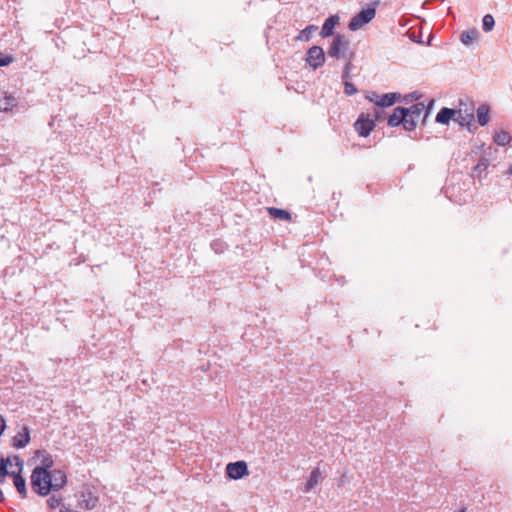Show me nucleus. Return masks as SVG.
<instances>
[{
  "mask_svg": "<svg viewBox=\"0 0 512 512\" xmlns=\"http://www.w3.org/2000/svg\"><path fill=\"white\" fill-rule=\"evenodd\" d=\"M31 487L40 496L48 495L53 490L48 470L42 467H35L31 474Z\"/></svg>",
  "mask_w": 512,
  "mask_h": 512,
  "instance_id": "1",
  "label": "nucleus"
},
{
  "mask_svg": "<svg viewBox=\"0 0 512 512\" xmlns=\"http://www.w3.org/2000/svg\"><path fill=\"white\" fill-rule=\"evenodd\" d=\"M378 4L379 1H375L363 8L350 20L348 28L352 31H357L372 21L376 15V6Z\"/></svg>",
  "mask_w": 512,
  "mask_h": 512,
  "instance_id": "2",
  "label": "nucleus"
},
{
  "mask_svg": "<svg viewBox=\"0 0 512 512\" xmlns=\"http://www.w3.org/2000/svg\"><path fill=\"white\" fill-rule=\"evenodd\" d=\"M453 120L461 127H466L469 132H474L476 129V126L473 124L474 108L472 105L468 106L462 101L459 103V108L456 110V116H454Z\"/></svg>",
  "mask_w": 512,
  "mask_h": 512,
  "instance_id": "3",
  "label": "nucleus"
},
{
  "mask_svg": "<svg viewBox=\"0 0 512 512\" xmlns=\"http://www.w3.org/2000/svg\"><path fill=\"white\" fill-rule=\"evenodd\" d=\"M350 48L349 39L342 34H337L328 49V55L335 59L346 58V55Z\"/></svg>",
  "mask_w": 512,
  "mask_h": 512,
  "instance_id": "4",
  "label": "nucleus"
},
{
  "mask_svg": "<svg viewBox=\"0 0 512 512\" xmlns=\"http://www.w3.org/2000/svg\"><path fill=\"white\" fill-rule=\"evenodd\" d=\"M13 459L15 460V469L11 470V477L13 478L14 485L18 493L22 498H25L27 496L26 481L21 475L24 463L23 460L17 455H14Z\"/></svg>",
  "mask_w": 512,
  "mask_h": 512,
  "instance_id": "5",
  "label": "nucleus"
},
{
  "mask_svg": "<svg viewBox=\"0 0 512 512\" xmlns=\"http://www.w3.org/2000/svg\"><path fill=\"white\" fill-rule=\"evenodd\" d=\"M406 108L404 107H396L393 113L388 117V125L390 127H396L400 124L403 125L404 129L407 131H412L415 129V124L411 120H407L406 118Z\"/></svg>",
  "mask_w": 512,
  "mask_h": 512,
  "instance_id": "6",
  "label": "nucleus"
},
{
  "mask_svg": "<svg viewBox=\"0 0 512 512\" xmlns=\"http://www.w3.org/2000/svg\"><path fill=\"white\" fill-rule=\"evenodd\" d=\"M306 62L314 70L321 67L325 62V54L320 46H312L307 51Z\"/></svg>",
  "mask_w": 512,
  "mask_h": 512,
  "instance_id": "7",
  "label": "nucleus"
},
{
  "mask_svg": "<svg viewBox=\"0 0 512 512\" xmlns=\"http://www.w3.org/2000/svg\"><path fill=\"white\" fill-rule=\"evenodd\" d=\"M98 497L95 496L90 487L84 486L80 491L79 506L81 508L91 510L96 507Z\"/></svg>",
  "mask_w": 512,
  "mask_h": 512,
  "instance_id": "8",
  "label": "nucleus"
},
{
  "mask_svg": "<svg viewBox=\"0 0 512 512\" xmlns=\"http://www.w3.org/2000/svg\"><path fill=\"white\" fill-rule=\"evenodd\" d=\"M354 127L361 137H367L375 127V122L369 115L361 114L354 123Z\"/></svg>",
  "mask_w": 512,
  "mask_h": 512,
  "instance_id": "9",
  "label": "nucleus"
},
{
  "mask_svg": "<svg viewBox=\"0 0 512 512\" xmlns=\"http://www.w3.org/2000/svg\"><path fill=\"white\" fill-rule=\"evenodd\" d=\"M226 473L229 478L238 480L248 475V467L244 461L229 463L226 466Z\"/></svg>",
  "mask_w": 512,
  "mask_h": 512,
  "instance_id": "10",
  "label": "nucleus"
},
{
  "mask_svg": "<svg viewBox=\"0 0 512 512\" xmlns=\"http://www.w3.org/2000/svg\"><path fill=\"white\" fill-rule=\"evenodd\" d=\"M339 22L340 17L337 14L329 16L322 25L320 35L323 38L332 36L334 33V28L339 24Z\"/></svg>",
  "mask_w": 512,
  "mask_h": 512,
  "instance_id": "11",
  "label": "nucleus"
},
{
  "mask_svg": "<svg viewBox=\"0 0 512 512\" xmlns=\"http://www.w3.org/2000/svg\"><path fill=\"white\" fill-rule=\"evenodd\" d=\"M48 474H49L50 482H52V488L54 491L61 489L66 484L67 477H66V474L62 470H58V469H55L52 471L48 470Z\"/></svg>",
  "mask_w": 512,
  "mask_h": 512,
  "instance_id": "12",
  "label": "nucleus"
},
{
  "mask_svg": "<svg viewBox=\"0 0 512 512\" xmlns=\"http://www.w3.org/2000/svg\"><path fill=\"white\" fill-rule=\"evenodd\" d=\"M30 441V432L27 427H23L12 439V446L16 449L24 448Z\"/></svg>",
  "mask_w": 512,
  "mask_h": 512,
  "instance_id": "13",
  "label": "nucleus"
},
{
  "mask_svg": "<svg viewBox=\"0 0 512 512\" xmlns=\"http://www.w3.org/2000/svg\"><path fill=\"white\" fill-rule=\"evenodd\" d=\"M17 105V98L7 92L0 93V111L7 112Z\"/></svg>",
  "mask_w": 512,
  "mask_h": 512,
  "instance_id": "14",
  "label": "nucleus"
},
{
  "mask_svg": "<svg viewBox=\"0 0 512 512\" xmlns=\"http://www.w3.org/2000/svg\"><path fill=\"white\" fill-rule=\"evenodd\" d=\"M456 116V109L443 107L436 115L435 121L439 124L447 125L450 120Z\"/></svg>",
  "mask_w": 512,
  "mask_h": 512,
  "instance_id": "15",
  "label": "nucleus"
},
{
  "mask_svg": "<svg viewBox=\"0 0 512 512\" xmlns=\"http://www.w3.org/2000/svg\"><path fill=\"white\" fill-rule=\"evenodd\" d=\"M425 106L423 103H416L409 108H406V118L407 120H412L415 126L417 125V121L420 118Z\"/></svg>",
  "mask_w": 512,
  "mask_h": 512,
  "instance_id": "16",
  "label": "nucleus"
},
{
  "mask_svg": "<svg viewBox=\"0 0 512 512\" xmlns=\"http://www.w3.org/2000/svg\"><path fill=\"white\" fill-rule=\"evenodd\" d=\"M322 480V474L319 468L312 470L304 488V492L308 493L314 489Z\"/></svg>",
  "mask_w": 512,
  "mask_h": 512,
  "instance_id": "17",
  "label": "nucleus"
},
{
  "mask_svg": "<svg viewBox=\"0 0 512 512\" xmlns=\"http://www.w3.org/2000/svg\"><path fill=\"white\" fill-rule=\"evenodd\" d=\"M477 122L480 126H486L490 120V107L487 104H481L477 110Z\"/></svg>",
  "mask_w": 512,
  "mask_h": 512,
  "instance_id": "18",
  "label": "nucleus"
},
{
  "mask_svg": "<svg viewBox=\"0 0 512 512\" xmlns=\"http://www.w3.org/2000/svg\"><path fill=\"white\" fill-rule=\"evenodd\" d=\"M401 97L398 93H386L380 96L379 102H377V106L385 108L390 107L396 103V101Z\"/></svg>",
  "mask_w": 512,
  "mask_h": 512,
  "instance_id": "19",
  "label": "nucleus"
},
{
  "mask_svg": "<svg viewBox=\"0 0 512 512\" xmlns=\"http://www.w3.org/2000/svg\"><path fill=\"white\" fill-rule=\"evenodd\" d=\"M317 30L318 27L316 25H308L303 30L300 31V33L295 37V40L301 42H308L311 39L313 33L316 32Z\"/></svg>",
  "mask_w": 512,
  "mask_h": 512,
  "instance_id": "20",
  "label": "nucleus"
},
{
  "mask_svg": "<svg viewBox=\"0 0 512 512\" xmlns=\"http://www.w3.org/2000/svg\"><path fill=\"white\" fill-rule=\"evenodd\" d=\"M489 167V160L486 157H481L478 163L473 167V176H477L479 178L486 172Z\"/></svg>",
  "mask_w": 512,
  "mask_h": 512,
  "instance_id": "21",
  "label": "nucleus"
},
{
  "mask_svg": "<svg viewBox=\"0 0 512 512\" xmlns=\"http://www.w3.org/2000/svg\"><path fill=\"white\" fill-rule=\"evenodd\" d=\"M493 140L497 145L505 146L511 142L512 137L507 131L501 130L495 133Z\"/></svg>",
  "mask_w": 512,
  "mask_h": 512,
  "instance_id": "22",
  "label": "nucleus"
},
{
  "mask_svg": "<svg viewBox=\"0 0 512 512\" xmlns=\"http://www.w3.org/2000/svg\"><path fill=\"white\" fill-rule=\"evenodd\" d=\"M479 32L476 29L462 32L460 36L461 42L468 46L471 45L478 37Z\"/></svg>",
  "mask_w": 512,
  "mask_h": 512,
  "instance_id": "23",
  "label": "nucleus"
},
{
  "mask_svg": "<svg viewBox=\"0 0 512 512\" xmlns=\"http://www.w3.org/2000/svg\"><path fill=\"white\" fill-rule=\"evenodd\" d=\"M268 212L275 219L287 221V220H290V218H291L290 213L284 209L270 207V208H268Z\"/></svg>",
  "mask_w": 512,
  "mask_h": 512,
  "instance_id": "24",
  "label": "nucleus"
},
{
  "mask_svg": "<svg viewBox=\"0 0 512 512\" xmlns=\"http://www.w3.org/2000/svg\"><path fill=\"white\" fill-rule=\"evenodd\" d=\"M10 459L0 458V484H3L7 476H11V470H8Z\"/></svg>",
  "mask_w": 512,
  "mask_h": 512,
  "instance_id": "25",
  "label": "nucleus"
},
{
  "mask_svg": "<svg viewBox=\"0 0 512 512\" xmlns=\"http://www.w3.org/2000/svg\"><path fill=\"white\" fill-rule=\"evenodd\" d=\"M495 25L494 17L491 14H486L482 19V27L485 32L493 30Z\"/></svg>",
  "mask_w": 512,
  "mask_h": 512,
  "instance_id": "26",
  "label": "nucleus"
},
{
  "mask_svg": "<svg viewBox=\"0 0 512 512\" xmlns=\"http://www.w3.org/2000/svg\"><path fill=\"white\" fill-rule=\"evenodd\" d=\"M357 88L355 85L348 80L344 81V93L348 96L354 95L357 93Z\"/></svg>",
  "mask_w": 512,
  "mask_h": 512,
  "instance_id": "27",
  "label": "nucleus"
},
{
  "mask_svg": "<svg viewBox=\"0 0 512 512\" xmlns=\"http://www.w3.org/2000/svg\"><path fill=\"white\" fill-rule=\"evenodd\" d=\"M61 501L62 499L60 497H57V496H51L50 498H48L47 500V504L48 506L51 508V509H56L57 507L60 506L61 504Z\"/></svg>",
  "mask_w": 512,
  "mask_h": 512,
  "instance_id": "28",
  "label": "nucleus"
},
{
  "mask_svg": "<svg viewBox=\"0 0 512 512\" xmlns=\"http://www.w3.org/2000/svg\"><path fill=\"white\" fill-rule=\"evenodd\" d=\"M14 61L11 55L3 54L0 52V67L8 66Z\"/></svg>",
  "mask_w": 512,
  "mask_h": 512,
  "instance_id": "29",
  "label": "nucleus"
},
{
  "mask_svg": "<svg viewBox=\"0 0 512 512\" xmlns=\"http://www.w3.org/2000/svg\"><path fill=\"white\" fill-rule=\"evenodd\" d=\"M351 68H352V63H351V60L349 59V61L345 65L343 73H342V78L344 81H346L350 78Z\"/></svg>",
  "mask_w": 512,
  "mask_h": 512,
  "instance_id": "30",
  "label": "nucleus"
},
{
  "mask_svg": "<svg viewBox=\"0 0 512 512\" xmlns=\"http://www.w3.org/2000/svg\"><path fill=\"white\" fill-rule=\"evenodd\" d=\"M53 465V460L50 456H46L42 460V465L40 467L45 468L48 470Z\"/></svg>",
  "mask_w": 512,
  "mask_h": 512,
  "instance_id": "31",
  "label": "nucleus"
},
{
  "mask_svg": "<svg viewBox=\"0 0 512 512\" xmlns=\"http://www.w3.org/2000/svg\"><path fill=\"white\" fill-rule=\"evenodd\" d=\"M373 116L375 120H380L383 114V108L379 106H375L372 110Z\"/></svg>",
  "mask_w": 512,
  "mask_h": 512,
  "instance_id": "32",
  "label": "nucleus"
},
{
  "mask_svg": "<svg viewBox=\"0 0 512 512\" xmlns=\"http://www.w3.org/2000/svg\"><path fill=\"white\" fill-rule=\"evenodd\" d=\"M381 95L377 94L376 92H372L371 94L366 96V99H368L370 102L374 103L375 106H377V102H379V98Z\"/></svg>",
  "mask_w": 512,
  "mask_h": 512,
  "instance_id": "33",
  "label": "nucleus"
},
{
  "mask_svg": "<svg viewBox=\"0 0 512 512\" xmlns=\"http://www.w3.org/2000/svg\"><path fill=\"white\" fill-rule=\"evenodd\" d=\"M5 428H6L5 420H4L3 416L0 415V436L4 432Z\"/></svg>",
  "mask_w": 512,
  "mask_h": 512,
  "instance_id": "34",
  "label": "nucleus"
},
{
  "mask_svg": "<svg viewBox=\"0 0 512 512\" xmlns=\"http://www.w3.org/2000/svg\"><path fill=\"white\" fill-rule=\"evenodd\" d=\"M6 459H10V463L8 464V467L10 466L11 468L15 467V460L13 459V456L11 457H7Z\"/></svg>",
  "mask_w": 512,
  "mask_h": 512,
  "instance_id": "35",
  "label": "nucleus"
},
{
  "mask_svg": "<svg viewBox=\"0 0 512 512\" xmlns=\"http://www.w3.org/2000/svg\"><path fill=\"white\" fill-rule=\"evenodd\" d=\"M507 176H512V163L510 164V166L508 167L506 173H505Z\"/></svg>",
  "mask_w": 512,
  "mask_h": 512,
  "instance_id": "36",
  "label": "nucleus"
},
{
  "mask_svg": "<svg viewBox=\"0 0 512 512\" xmlns=\"http://www.w3.org/2000/svg\"><path fill=\"white\" fill-rule=\"evenodd\" d=\"M4 501H5V497H4L2 490L0 489V502H4Z\"/></svg>",
  "mask_w": 512,
  "mask_h": 512,
  "instance_id": "37",
  "label": "nucleus"
}]
</instances>
